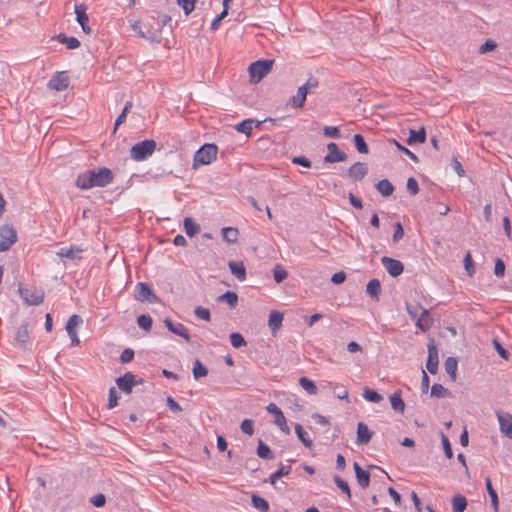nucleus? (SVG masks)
Listing matches in <instances>:
<instances>
[{
	"mask_svg": "<svg viewBox=\"0 0 512 512\" xmlns=\"http://www.w3.org/2000/svg\"><path fill=\"white\" fill-rule=\"evenodd\" d=\"M114 181L112 171L107 167L98 170H87L78 175L76 186L81 190H88L93 187H105Z\"/></svg>",
	"mask_w": 512,
	"mask_h": 512,
	"instance_id": "obj_1",
	"label": "nucleus"
},
{
	"mask_svg": "<svg viewBox=\"0 0 512 512\" xmlns=\"http://www.w3.org/2000/svg\"><path fill=\"white\" fill-rule=\"evenodd\" d=\"M156 142L153 139H146L134 144L130 149V156L135 161H142L151 156L156 150Z\"/></svg>",
	"mask_w": 512,
	"mask_h": 512,
	"instance_id": "obj_2",
	"label": "nucleus"
},
{
	"mask_svg": "<svg viewBox=\"0 0 512 512\" xmlns=\"http://www.w3.org/2000/svg\"><path fill=\"white\" fill-rule=\"evenodd\" d=\"M218 147L215 144H204L195 153L193 158V167L208 165L216 159Z\"/></svg>",
	"mask_w": 512,
	"mask_h": 512,
	"instance_id": "obj_3",
	"label": "nucleus"
},
{
	"mask_svg": "<svg viewBox=\"0 0 512 512\" xmlns=\"http://www.w3.org/2000/svg\"><path fill=\"white\" fill-rule=\"evenodd\" d=\"M273 60H258L250 64L248 71L252 82H259L272 69Z\"/></svg>",
	"mask_w": 512,
	"mask_h": 512,
	"instance_id": "obj_4",
	"label": "nucleus"
},
{
	"mask_svg": "<svg viewBox=\"0 0 512 512\" xmlns=\"http://www.w3.org/2000/svg\"><path fill=\"white\" fill-rule=\"evenodd\" d=\"M17 239V231L13 226L9 224L0 226V252L8 251Z\"/></svg>",
	"mask_w": 512,
	"mask_h": 512,
	"instance_id": "obj_5",
	"label": "nucleus"
},
{
	"mask_svg": "<svg viewBox=\"0 0 512 512\" xmlns=\"http://www.w3.org/2000/svg\"><path fill=\"white\" fill-rule=\"evenodd\" d=\"M135 297L138 301L157 303L159 302L158 296L153 292L151 287L145 282H139L135 288Z\"/></svg>",
	"mask_w": 512,
	"mask_h": 512,
	"instance_id": "obj_6",
	"label": "nucleus"
},
{
	"mask_svg": "<svg viewBox=\"0 0 512 512\" xmlns=\"http://www.w3.org/2000/svg\"><path fill=\"white\" fill-rule=\"evenodd\" d=\"M21 298L29 305H40L44 300V292L40 289L19 287Z\"/></svg>",
	"mask_w": 512,
	"mask_h": 512,
	"instance_id": "obj_7",
	"label": "nucleus"
},
{
	"mask_svg": "<svg viewBox=\"0 0 512 512\" xmlns=\"http://www.w3.org/2000/svg\"><path fill=\"white\" fill-rule=\"evenodd\" d=\"M140 383H142V379L136 380V376L131 372H127L116 379L118 388L127 394H130L133 387Z\"/></svg>",
	"mask_w": 512,
	"mask_h": 512,
	"instance_id": "obj_8",
	"label": "nucleus"
},
{
	"mask_svg": "<svg viewBox=\"0 0 512 512\" xmlns=\"http://www.w3.org/2000/svg\"><path fill=\"white\" fill-rule=\"evenodd\" d=\"M428 359L426 363V368L431 374H435L438 371L439 357H438V349L435 344L434 339H431L428 344Z\"/></svg>",
	"mask_w": 512,
	"mask_h": 512,
	"instance_id": "obj_9",
	"label": "nucleus"
},
{
	"mask_svg": "<svg viewBox=\"0 0 512 512\" xmlns=\"http://www.w3.org/2000/svg\"><path fill=\"white\" fill-rule=\"evenodd\" d=\"M266 410L275 416L274 423L277 426H279L281 431L284 432L285 434H290V428L286 423L285 416L281 409L275 403H270L266 407Z\"/></svg>",
	"mask_w": 512,
	"mask_h": 512,
	"instance_id": "obj_10",
	"label": "nucleus"
},
{
	"mask_svg": "<svg viewBox=\"0 0 512 512\" xmlns=\"http://www.w3.org/2000/svg\"><path fill=\"white\" fill-rule=\"evenodd\" d=\"M381 263L392 277H397L403 273L404 265L399 260L383 256Z\"/></svg>",
	"mask_w": 512,
	"mask_h": 512,
	"instance_id": "obj_11",
	"label": "nucleus"
},
{
	"mask_svg": "<svg viewBox=\"0 0 512 512\" xmlns=\"http://www.w3.org/2000/svg\"><path fill=\"white\" fill-rule=\"evenodd\" d=\"M368 173V166L363 162H355L346 172V176L352 181L362 180Z\"/></svg>",
	"mask_w": 512,
	"mask_h": 512,
	"instance_id": "obj_12",
	"label": "nucleus"
},
{
	"mask_svg": "<svg viewBox=\"0 0 512 512\" xmlns=\"http://www.w3.org/2000/svg\"><path fill=\"white\" fill-rule=\"evenodd\" d=\"M328 153L324 157L326 163L343 162L347 159L346 153L340 151L336 143L331 142L327 145Z\"/></svg>",
	"mask_w": 512,
	"mask_h": 512,
	"instance_id": "obj_13",
	"label": "nucleus"
},
{
	"mask_svg": "<svg viewBox=\"0 0 512 512\" xmlns=\"http://www.w3.org/2000/svg\"><path fill=\"white\" fill-rule=\"evenodd\" d=\"M68 86L69 77L65 74V72L55 73V75L48 82V87L55 91L66 90Z\"/></svg>",
	"mask_w": 512,
	"mask_h": 512,
	"instance_id": "obj_14",
	"label": "nucleus"
},
{
	"mask_svg": "<svg viewBox=\"0 0 512 512\" xmlns=\"http://www.w3.org/2000/svg\"><path fill=\"white\" fill-rule=\"evenodd\" d=\"M86 11H87V7L85 4L82 3V4L75 5V14H76L77 22L80 24L84 33L90 34L91 28L88 25L89 18H88Z\"/></svg>",
	"mask_w": 512,
	"mask_h": 512,
	"instance_id": "obj_15",
	"label": "nucleus"
},
{
	"mask_svg": "<svg viewBox=\"0 0 512 512\" xmlns=\"http://www.w3.org/2000/svg\"><path fill=\"white\" fill-rule=\"evenodd\" d=\"M82 321L83 320L79 315L74 314L69 318L66 324V331L71 339V344L73 346H77L80 343L78 335L75 331V327L80 325Z\"/></svg>",
	"mask_w": 512,
	"mask_h": 512,
	"instance_id": "obj_16",
	"label": "nucleus"
},
{
	"mask_svg": "<svg viewBox=\"0 0 512 512\" xmlns=\"http://www.w3.org/2000/svg\"><path fill=\"white\" fill-rule=\"evenodd\" d=\"M164 323L170 332L182 337L187 343L191 342L188 330L182 323H174L170 318H166Z\"/></svg>",
	"mask_w": 512,
	"mask_h": 512,
	"instance_id": "obj_17",
	"label": "nucleus"
},
{
	"mask_svg": "<svg viewBox=\"0 0 512 512\" xmlns=\"http://www.w3.org/2000/svg\"><path fill=\"white\" fill-rule=\"evenodd\" d=\"M500 431L508 438L512 439V415L505 412H497Z\"/></svg>",
	"mask_w": 512,
	"mask_h": 512,
	"instance_id": "obj_18",
	"label": "nucleus"
},
{
	"mask_svg": "<svg viewBox=\"0 0 512 512\" xmlns=\"http://www.w3.org/2000/svg\"><path fill=\"white\" fill-rule=\"evenodd\" d=\"M30 340V335L28 331V324L24 323L20 325L17 329L16 335H15V342L20 346L25 348L27 343Z\"/></svg>",
	"mask_w": 512,
	"mask_h": 512,
	"instance_id": "obj_19",
	"label": "nucleus"
},
{
	"mask_svg": "<svg viewBox=\"0 0 512 512\" xmlns=\"http://www.w3.org/2000/svg\"><path fill=\"white\" fill-rule=\"evenodd\" d=\"M373 432L369 430L366 424L359 422L357 425V443L367 444L372 438Z\"/></svg>",
	"mask_w": 512,
	"mask_h": 512,
	"instance_id": "obj_20",
	"label": "nucleus"
},
{
	"mask_svg": "<svg viewBox=\"0 0 512 512\" xmlns=\"http://www.w3.org/2000/svg\"><path fill=\"white\" fill-rule=\"evenodd\" d=\"M415 325L422 331H428L433 325V318L427 309H422V314L417 318Z\"/></svg>",
	"mask_w": 512,
	"mask_h": 512,
	"instance_id": "obj_21",
	"label": "nucleus"
},
{
	"mask_svg": "<svg viewBox=\"0 0 512 512\" xmlns=\"http://www.w3.org/2000/svg\"><path fill=\"white\" fill-rule=\"evenodd\" d=\"M353 467L355 470L358 484L362 488H367L370 484V473L362 469L357 462L354 463Z\"/></svg>",
	"mask_w": 512,
	"mask_h": 512,
	"instance_id": "obj_22",
	"label": "nucleus"
},
{
	"mask_svg": "<svg viewBox=\"0 0 512 512\" xmlns=\"http://www.w3.org/2000/svg\"><path fill=\"white\" fill-rule=\"evenodd\" d=\"M307 97L306 88H298L296 95L292 96L288 102L294 108H302Z\"/></svg>",
	"mask_w": 512,
	"mask_h": 512,
	"instance_id": "obj_23",
	"label": "nucleus"
},
{
	"mask_svg": "<svg viewBox=\"0 0 512 512\" xmlns=\"http://www.w3.org/2000/svg\"><path fill=\"white\" fill-rule=\"evenodd\" d=\"M52 39H57L60 43L65 44L70 50H74L80 47V41L73 36H66L64 33H60Z\"/></svg>",
	"mask_w": 512,
	"mask_h": 512,
	"instance_id": "obj_24",
	"label": "nucleus"
},
{
	"mask_svg": "<svg viewBox=\"0 0 512 512\" xmlns=\"http://www.w3.org/2000/svg\"><path fill=\"white\" fill-rule=\"evenodd\" d=\"M283 313L279 311H271L268 319V326L272 332H276L281 326L283 322Z\"/></svg>",
	"mask_w": 512,
	"mask_h": 512,
	"instance_id": "obj_25",
	"label": "nucleus"
},
{
	"mask_svg": "<svg viewBox=\"0 0 512 512\" xmlns=\"http://www.w3.org/2000/svg\"><path fill=\"white\" fill-rule=\"evenodd\" d=\"M426 141V131L424 127H421L419 130H410L409 137L407 139L408 145H413L415 143H424Z\"/></svg>",
	"mask_w": 512,
	"mask_h": 512,
	"instance_id": "obj_26",
	"label": "nucleus"
},
{
	"mask_svg": "<svg viewBox=\"0 0 512 512\" xmlns=\"http://www.w3.org/2000/svg\"><path fill=\"white\" fill-rule=\"evenodd\" d=\"M229 268L231 273L240 281H244L246 279V268L243 262L230 261Z\"/></svg>",
	"mask_w": 512,
	"mask_h": 512,
	"instance_id": "obj_27",
	"label": "nucleus"
},
{
	"mask_svg": "<svg viewBox=\"0 0 512 512\" xmlns=\"http://www.w3.org/2000/svg\"><path fill=\"white\" fill-rule=\"evenodd\" d=\"M453 512H464L467 508V499L462 494H456L451 499Z\"/></svg>",
	"mask_w": 512,
	"mask_h": 512,
	"instance_id": "obj_28",
	"label": "nucleus"
},
{
	"mask_svg": "<svg viewBox=\"0 0 512 512\" xmlns=\"http://www.w3.org/2000/svg\"><path fill=\"white\" fill-rule=\"evenodd\" d=\"M366 292L370 295L373 300L378 301L381 293V284L378 279H372L366 286Z\"/></svg>",
	"mask_w": 512,
	"mask_h": 512,
	"instance_id": "obj_29",
	"label": "nucleus"
},
{
	"mask_svg": "<svg viewBox=\"0 0 512 512\" xmlns=\"http://www.w3.org/2000/svg\"><path fill=\"white\" fill-rule=\"evenodd\" d=\"M390 403H391V406H392L393 410H395L396 412H401V413L404 412V410H405V403H404V401L402 399L401 391L400 390L395 391L390 396Z\"/></svg>",
	"mask_w": 512,
	"mask_h": 512,
	"instance_id": "obj_30",
	"label": "nucleus"
},
{
	"mask_svg": "<svg viewBox=\"0 0 512 512\" xmlns=\"http://www.w3.org/2000/svg\"><path fill=\"white\" fill-rule=\"evenodd\" d=\"M82 252V249L78 247H62L58 252L57 255L61 258H67V259H77L79 258L80 253Z\"/></svg>",
	"mask_w": 512,
	"mask_h": 512,
	"instance_id": "obj_31",
	"label": "nucleus"
},
{
	"mask_svg": "<svg viewBox=\"0 0 512 512\" xmlns=\"http://www.w3.org/2000/svg\"><path fill=\"white\" fill-rule=\"evenodd\" d=\"M458 361L455 357H448L444 362V368L446 373L450 376L452 381L456 380Z\"/></svg>",
	"mask_w": 512,
	"mask_h": 512,
	"instance_id": "obj_32",
	"label": "nucleus"
},
{
	"mask_svg": "<svg viewBox=\"0 0 512 512\" xmlns=\"http://www.w3.org/2000/svg\"><path fill=\"white\" fill-rule=\"evenodd\" d=\"M376 189L384 197H388L394 192V186L388 179L380 180L376 184Z\"/></svg>",
	"mask_w": 512,
	"mask_h": 512,
	"instance_id": "obj_33",
	"label": "nucleus"
},
{
	"mask_svg": "<svg viewBox=\"0 0 512 512\" xmlns=\"http://www.w3.org/2000/svg\"><path fill=\"white\" fill-rule=\"evenodd\" d=\"M217 302H225L230 306V308H234L238 303V295L233 291H227L217 297Z\"/></svg>",
	"mask_w": 512,
	"mask_h": 512,
	"instance_id": "obj_34",
	"label": "nucleus"
},
{
	"mask_svg": "<svg viewBox=\"0 0 512 512\" xmlns=\"http://www.w3.org/2000/svg\"><path fill=\"white\" fill-rule=\"evenodd\" d=\"M291 472V466L289 465H281L274 473H272L269 477V482L271 485L276 487V481L283 477L287 476Z\"/></svg>",
	"mask_w": 512,
	"mask_h": 512,
	"instance_id": "obj_35",
	"label": "nucleus"
},
{
	"mask_svg": "<svg viewBox=\"0 0 512 512\" xmlns=\"http://www.w3.org/2000/svg\"><path fill=\"white\" fill-rule=\"evenodd\" d=\"M295 433L306 448H311L313 442L301 424L295 425Z\"/></svg>",
	"mask_w": 512,
	"mask_h": 512,
	"instance_id": "obj_36",
	"label": "nucleus"
},
{
	"mask_svg": "<svg viewBox=\"0 0 512 512\" xmlns=\"http://www.w3.org/2000/svg\"><path fill=\"white\" fill-rule=\"evenodd\" d=\"M431 396L436 398H448L452 396V393L441 384H433L431 387Z\"/></svg>",
	"mask_w": 512,
	"mask_h": 512,
	"instance_id": "obj_37",
	"label": "nucleus"
},
{
	"mask_svg": "<svg viewBox=\"0 0 512 512\" xmlns=\"http://www.w3.org/2000/svg\"><path fill=\"white\" fill-rule=\"evenodd\" d=\"M184 229L189 237H193L200 231V225L195 223L192 218L186 217L184 219Z\"/></svg>",
	"mask_w": 512,
	"mask_h": 512,
	"instance_id": "obj_38",
	"label": "nucleus"
},
{
	"mask_svg": "<svg viewBox=\"0 0 512 512\" xmlns=\"http://www.w3.org/2000/svg\"><path fill=\"white\" fill-rule=\"evenodd\" d=\"M238 229L234 227H224L222 229V236L226 242L235 243L238 239Z\"/></svg>",
	"mask_w": 512,
	"mask_h": 512,
	"instance_id": "obj_39",
	"label": "nucleus"
},
{
	"mask_svg": "<svg viewBox=\"0 0 512 512\" xmlns=\"http://www.w3.org/2000/svg\"><path fill=\"white\" fill-rule=\"evenodd\" d=\"M486 489L491 498V503L494 508V511L498 512V508H499L498 495H497L495 489L493 488L491 480L489 478L486 479Z\"/></svg>",
	"mask_w": 512,
	"mask_h": 512,
	"instance_id": "obj_40",
	"label": "nucleus"
},
{
	"mask_svg": "<svg viewBox=\"0 0 512 512\" xmlns=\"http://www.w3.org/2000/svg\"><path fill=\"white\" fill-rule=\"evenodd\" d=\"M257 455L263 459H273L274 454L268 445H266L262 440H259L257 446Z\"/></svg>",
	"mask_w": 512,
	"mask_h": 512,
	"instance_id": "obj_41",
	"label": "nucleus"
},
{
	"mask_svg": "<svg viewBox=\"0 0 512 512\" xmlns=\"http://www.w3.org/2000/svg\"><path fill=\"white\" fill-rule=\"evenodd\" d=\"M255 121L253 119H246L238 123L235 128L238 132L249 136L252 132Z\"/></svg>",
	"mask_w": 512,
	"mask_h": 512,
	"instance_id": "obj_42",
	"label": "nucleus"
},
{
	"mask_svg": "<svg viewBox=\"0 0 512 512\" xmlns=\"http://www.w3.org/2000/svg\"><path fill=\"white\" fill-rule=\"evenodd\" d=\"M299 384L301 387L310 395H315L317 393V387L314 382L307 377H301L299 379Z\"/></svg>",
	"mask_w": 512,
	"mask_h": 512,
	"instance_id": "obj_43",
	"label": "nucleus"
},
{
	"mask_svg": "<svg viewBox=\"0 0 512 512\" xmlns=\"http://www.w3.org/2000/svg\"><path fill=\"white\" fill-rule=\"evenodd\" d=\"M252 504L253 506L261 512H269V503L264 498L253 495L252 496Z\"/></svg>",
	"mask_w": 512,
	"mask_h": 512,
	"instance_id": "obj_44",
	"label": "nucleus"
},
{
	"mask_svg": "<svg viewBox=\"0 0 512 512\" xmlns=\"http://www.w3.org/2000/svg\"><path fill=\"white\" fill-rule=\"evenodd\" d=\"M193 376L194 378L197 380L201 377H204L208 374V369L201 363V361L199 359H196L194 361V366H193Z\"/></svg>",
	"mask_w": 512,
	"mask_h": 512,
	"instance_id": "obj_45",
	"label": "nucleus"
},
{
	"mask_svg": "<svg viewBox=\"0 0 512 512\" xmlns=\"http://www.w3.org/2000/svg\"><path fill=\"white\" fill-rule=\"evenodd\" d=\"M353 141L355 144V147L359 153L367 154L368 153V146L364 140V137L361 134H355L353 137Z\"/></svg>",
	"mask_w": 512,
	"mask_h": 512,
	"instance_id": "obj_46",
	"label": "nucleus"
},
{
	"mask_svg": "<svg viewBox=\"0 0 512 512\" xmlns=\"http://www.w3.org/2000/svg\"><path fill=\"white\" fill-rule=\"evenodd\" d=\"M333 480H334L335 484L337 485V487L347 496V499H350L351 491H350L349 484L338 475H335L333 477Z\"/></svg>",
	"mask_w": 512,
	"mask_h": 512,
	"instance_id": "obj_47",
	"label": "nucleus"
},
{
	"mask_svg": "<svg viewBox=\"0 0 512 512\" xmlns=\"http://www.w3.org/2000/svg\"><path fill=\"white\" fill-rule=\"evenodd\" d=\"M363 397L367 401L373 402V403H379L383 399V397L377 391L370 389V388L364 389Z\"/></svg>",
	"mask_w": 512,
	"mask_h": 512,
	"instance_id": "obj_48",
	"label": "nucleus"
},
{
	"mask_svg": "<svg viewBox=\"0 0 512 512\" xmlns=\"http://www.w3.org/2000/svg\"><path fill=\"white\" fill-rule=\"evenodd\" d=\"M422 309H424L420 304L411 305L406 303V310L413 321H417V318L422 314Z\"/></svg>",
	"mask_w": 512,
	"mask_h": 512,
	"instance_id": "obj_49",
	"label": "nucleus"
},
{
	"mask_svg": "<svg viewBox=\"0 0 512 512\" xmlns=\"http://www.w3.org/2000/svg\"><path fill=\"white\" fill-rule=\"evenodd\" d=\"M152 323V318L149 315L142 314L137 318V324L139 325V327L146 331H150Z\"/></svg>",
	"mask_w": 512,
	"mask_h": 512,
	"instance_id": "obj_50",
	"label": "nucleus"
},
{
	"mask_svg": "<svg viewBox=\"0 0 512 512\" xmlns=\"http://www.w3.org/2000/svg\"><path fill=\"white\" fill-rule=\"evenodd\" d=\"M133 104L131 101L126 102L121 114L117 117L114 125V130H116L122 123H124L127 113L132 108Z\"/></svg>",
	"mask_w": 512,
	"mask_h": 512,
	"instance_id": "obj_51",
	"label": "nucleus"
},
{
	"mask_svg": "<svg viewBox=\"0 0 512 512\" xmlns=\"http://www.w3.org/2000/svg\"><path fill=\"white\" fill-rule=\"evenodd\" d=\"M230 342L234 348H240L247 344L244 337L238 332H234V333L230 334Z\"/></svg>",
	"mask_w": 512,
	"mask_h": 512,
	"instance_id": "obj_52",
	"label": "nucleus"
},
{
	"mask_svg": "<svg viewBox=\"0 0 512 512\" xmlns=\"http://www.w3.org/2000/svg\"><path fill=\"white\" fill-rule=\"evenodd\" d=\"M273 276H274V280L277 282V283H281L282 281H284L287 276H288V273L285 269H283L280 265H277L274 270H273Z\"/></svg>",
	"mask_w": 512,
	"mask_h": 512,
	"instance_id": "obj_53",
	"label": "nucleus"
},
{
	"mask_svg": "<svg viewBox=\"0 0 512 512\" xmlns=\"http://www.w3.org/2000/svg\"><path fill=\"white\" fill-rule=\"evenodd\" d=\"M441 442H442L443 450H444L446 457L448 459H451L453 457V451L451 448V444H450L448 437L443 433L441 435Z\"/></svg>",
	"mask_w": 512,
	"mask_h": 512,
	"instance_id": "obj_54",
	"label": "nucleus"
},
{
	"mask_svg": "<svg viewBox=\"0 0 512 512\" xmlns=\"http://www.w3.org/2000/svg\"><path fill=\"white\" fill-rule=\"evenodd\" d=\"M464 266L469 276H473L475 273V266L472 260L470 252H468L464 257Z\"/></svg>",
	"mask_w": 512,
	"mask_h": 512,
	"instance_id": "obj_55",
	"label": "nucleus"
},
{
	"mask_svg": "<svg viewBox=\"0 0 512 512\" xmlns=\"http://www.w3.org/2000/svg\"><path fill=\"white\" fill-rule=\"evenodd\" d=\"M241 431L249 436L254 433V422L250 419H245L240 425Z\"/></svg>",
	"mask_w": 512,
	"mask_h": 512,
	"instance_id": "obj_56",
	"label": "nucleus"
},
{
	"mask_svg": "<svg viewBox=\"0 0 512 512\" xmlns=\"http://www.w3.org/2000/svg\"><path fill=\"white\" fill-rule=\"evenodd\" d=\"M196 0H177V3L183 8L186 15H189L195 7Z\"/></svg>",
	"mask_w": 512,
	"mask_h": 512,
	"instance_id": "obj_57",
	"label": "nucleus"
},
{
	"mask_svg": "<svg viewBox=\"0 0 512 512\" xmlns=\"http://www.w3.org/2000/svg\"><path fill=\"white\" fill-rule=\"evenodd\" d=\"M392 142L396 145V147L402 151L403 153H405L413 162L415 163H418L419 162V158L417 157V155L415 153H413L412 151H410L408 148L404 147L403 145H401L400 143H398L395 139L392 140Z\"/></svg>",
	"mask_w": 512,
	"mask_h": 512,
	"instance_id": "obj_58",
	"label": "nucleus"
},
{
	"mask_svg": "<svg viewBox=\"0 0 512 512\" xmlns=\"http://www.w3.org/2000/svg\"><path fill=\"white\" fill-rule=\"evenodd\" d=\"M194 314L199 317L202 320L210 321L211 320V314L209 309L198 306L194 310Z\"/></svg>",
	"mask_w": 512,
	"mask_h": 512,
	"instance_id": "obj_59",
	"label": "nucleus"
},
{
	"mask_svg": "<svg viewBox=\"0 0 512 512\" xmlns=\"http://www.w3.org/2000/svg\"><path fill=\"white\" fill-rule=\"evenodd\" d=\"M323 131H324V135L326 137L335 138V139H338L341 137L340 130L336 126H325Z\"/></svg>",
	"mask_w": 512,
	"mask_h": 512,
	"instance_id": "obj_60",
	"label": "nucleus"
},
{
	"mask_svg": "<svg viewBox=\"0 0 512 512\" xmlns=\"http://www.w3.org/2000/svg\"><path fill=\"white\" fill-rule=\"evenodd\" d=\"M496 47V42L491 39H488L480 46L479 53L485 54L487 52L493 51Z\"/></svg>",
	"mask_w": 512,
	"mask_h": 512,
	"instance_id": "obj_61",
	"label": "nucleus"
},
{
	"mask_svg": "<svg viewBox=\"0 0 512 512\" xmlns=\"http://www.w3.org/2000/svg\"><path fill=\"white\" fill-rule=\"evenodd\" d=\"M407 191L412 196L418 194L419 186H418V182L416 181L415 178H413V177L408 178V180H407Z\"/></svg>",
	"mask_w": 512,
	"mask_h": 512,
	"instance_id": "obj_62",
	"label": "nucleus"
},
{
	"mask_svg": "<svg viewBox=\"0 0 512 512\" xmlns=\"http://www.w3.org/2000/svg\"><path fill=\"white\" fill-rule=\"evenodd\" d=\"M404 236V229L402 227V224L400 222H396L394 224V233H393V237H392V240L393 242H398L399 240H401Z\"/></svg>",
	"mask_w": 512,
	"mask_h": 512,
	"instance_id": "obj_63",
	"label": "nucleus"
},
{
	"mask_svg": "<svg viewBox=\"0 0 512 512\" xmlns=\"http://www.w3.org/2000/svg\"><path fill=\"white\" fill-rule=\"evenodd\" d=\"M334 394L338 399L344 400L348 399V390L343 385H336L334 388Z\"/></svg>",
	"mask_w": 512,
	"mask_h": 512,
	"instance_id": "obj_64",
	"label": "nucleus"
}]
</instances>
